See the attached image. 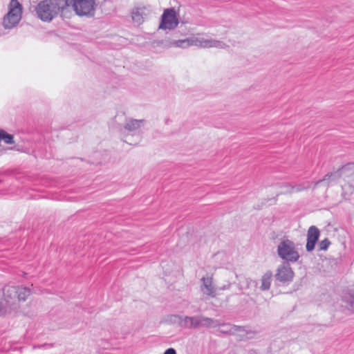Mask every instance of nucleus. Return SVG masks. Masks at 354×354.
<instances>
[{
    "instance_id": "1",
    "label": "nucleus",
    "mask_w": 354,
    "mask_h": 354,
    "mask_svg": "<svg viewBox=\"0 0 354 354\" xmlns=\"http://www.w3.org/2000/svg\"><path fill=\"white\" fill-rule=\"evenodd\" d=\"M31 294L30 288L6 285L3 288V299L0 301V317L15 308L17 301H24Z\"/></svg>"
},
{
    "instance_id": "2",
    "label": "nucleus",
    "mask_w": 354,
    "mask_h": 354,
    "mask_svg": "<svg viewBox=\"0 0 354 354\" xmlns=\"http://www.w3.org/2000/svg\"><path fill=\"white\" fill-rule=\"evenodd\" d=\"M277 252L279 257L286 263H296L300 258L295 243L287 238L278 244Z\"/></svg>"
},
{
    "instance_id": "3",
    "label": "nucleus",
    "mask_w": 354,
    "mask_h": 354,
    "mask_svg": "<svg viewBox=\"0 0 354 354\" xmlns=\"http://www.w3.org/2000/svg\"><path fill=\"white\" fill-rule=\"evenodd\" d=\"M22 7L17 0H11L8 12L3 19V26L6 29L15 27L21 20Z\"/></svg>"
},
{
    "instance_id": "4",
    "label": "nucleus",
    "mask_w": 354,
    "mask_h": 354,
    "mask_svg": "<svg viewBox=\"0 0 354 354\" xmlns=\"http://www.w3.org/2000/svg\"><path fill=\"white\" fill-rule=\"evenodd\" d=\"M218 327H221L218 330V332L228 335H235L238 333V335L239 337L240 340H244L248 338V335H254L255 332L249 330L247 326H237L234 324H231L230 323H221Z\"/></svg>"
},
{
    "instance_id": "5",
    "label": "nucleus",
    "mask_w": 354,
    "mask_h": 354,
    "mask_svg": "<svg viewBox=\"0 0 354 354\" xmlns=\"http://www.w3.org/2000/svg\"><path fill=\"white\" fill-rule=\"evenodd\" d=\"M95 0H73V8L80 17H92L95 15Z\"/></svg>"
},
{
    "instance_id": "6",
    "label": "nucleus",
    "mask_w": 354,
    "mask_h": 354,
    "mask_svg": "<svg viewBox=\"0 0 354 354\" xmlns=\"http://www.w3.org/2000/svg\"><path fill=\"white\" fill-rule=\"evenodd\" d=\"M35 10L37 17L45 22H50L57 16L51 0L41 1Z\"/></svg>"
},
{
    "instance_id": "7",
    "label": "nucleus",
    "mask_w": 354,
    "mask_h": 354,
    "mask_svg": "<svg viewBox=\"0 0 354 354\" xmlns=\"http://www.w3.org/2000/svg\"><path fill=\"white\" fill-rule=\"evenodd\" d=\"M179 21L176 17L174 8L165 9L161 16L158 28L162 30H174L178 25Z\"/></svg>"
},
{
    "instance_id": "8",
    "label": "nucleus",
    "mask_w": 354,
    "mask_h": 354,
    "mask_svg": "<svg viewBox=\"0 0 354 354\" xmlns=\"http://www.w3.org/2000/svg\"><path fill=\"white\" fill-rule=\"evenodd\" d=\"M294 275V272L290 268V263H283L277 268L274 277L277 281L285 283L292 281Z\"/></svg>"
},
{
    "instance_id": "9",
    "label": "nucleus",
    "mask_w": 354,
    "mask_h": 354,
    "mask_svg": "<svg viewBox=\"0 0 354 354\" xmlns=\"http://www.w3.org/2000/svg\"><path fill=\"white\" fill-rule=\"evenodd\" d=\"M320 236L319 230L315 225L310 226L307 232V242L306 250L307 252H312L317 243Z\"/></svg>"
},
{
    "instance_id": "10",
    "label": "nucleus",
    "mask_w": 354,
    "mask_h": 354,
    "mask_svg": "<svg viewBox=\"0 0 354 354\" xmlns=\"http://www.w3.org/2000/svg\"><path fill=\"white\" fill-rule=\"evenodd\" d=\"M277 186L280 188H286V191L281 192L277 194V196H279V194H292L293 192H299L308 189L310 187V183L307 181L296 185H292L290 183H279L277 184Z\"/></svg>"
},
{
    "instance_id": "11",
    "label": "nucleus",
    "mask_w": 354,
    "mask_h": 354,
    "mask_svg": "<svg viewBox=\"0 0 354 354\" xmlns=\"http://www.w3.org/2000/svg\"><path fill=\"white\" fill-rule=\"evenodd\" d=\"M198 328H216L220 325V321L213 318L205 317L203 315H198Z\"/></svg>"
},
{
    "instance_id": "12",
    "label": "nucleus",
    "mask_w": 354,
    "mask_h": 354,
    "mask_svg": "<svg viewBox=\"0 0 354 354\" xmlns=\"http://www.w3.org/2000/svg\"><path fill=\"white\" fill-rule=\"evenodd\" d=\"M201 281L203 283L201 286V290L204 294L214 297L215 296V290L212 286V277H203L201 279Z\"/></svg>"
},
{
    "instance_id": "13",
    "label": "nucleus",
    "mask_w": 354,
    "mask_h": 354,
    "mask_svg": "<svg viewBox=\"0 0 354 354\" xmlns=\"http://www.w3.org/2000/svg\"><path fill=\"white\" fill-rule=\"evenodd\" d=\"M199 39L196 37H189L184 39L174 40L171 44L176 47L185 48L190 46L198 45Z\"/></svg>"
},
{
    "instance_id": "14",
    "label": "nucleus",
    "mask_w": 354,
    "mask_h": 354,
    "mask_svg": "<svg viewBox=\"0 0 354 354\" xmlns=\"http://www.w3.org/2000/svg\"><path fill=\"white\" fill-rule=\"evenodd\" d=\"M145 122V120L129 119L125 123L124 128L127 131H134L142 127Z\"/></svg>"
},
{
    "instance_id": "15",
    "label": "nucleus",
    "mask_w": 354,
    "mask_h": 354,
    "mask_svg": "<svg viewBox=\"0 0 354 354\" xmlns=\"http://www.w3.org/2000/svg\"><path fill=\"white\" fill-rule=\"evenodd\" d=\"M340 177H342V174H340V171H339L338 169L336 171L328 173L324 176L322 179H320L315 182L314 188H315L318 185H319L322 182L325 181H326L328 183V185H329L330 183L337 180Z\"/></svg>"
},
{
    "instance_id": "16",
    "label": "nucleus",
    "mask_w": 354,
    "mask_h": 354,
    "mask_svg": "<svg viewBox=\"0 0 354 354\" xmlns=\"http://www.w3.org/2000/svg\"><path fill=\"white\" fill-rule=\"evenodd\" d=\"M73 0H51L57 15L73 5Z\"/></svg>"
},
{
    "instance_id": "17",
    "label": "nucleus",
    "mask_w": 354,
    "mask_h": 354,
    "mask_svg": "<svg viewBox=\"0 0 354 354\" xmlns=\"http://www.w3.org/2000/svg\"><path fill=\"white\" fill-rule=\"evenodd\" d=\"M272 273L271 271H267L261 277V285L260 289L261 290H268L270 288Z\"/></svg>"
},
{
    "instance_id": "18",
    "label": "nucleus",
    "mask_w": 354,
    "mask_h": 354,
    "mask_svg": "<svg viewBox=\"0 0 354 354\" xmlns=\"http://www.w3.org/2000/svg\"><path fill=\"white\" fill-rule=\"evenodd\" d=\"M132 19L134 21L141 24L144 20L145 10L143 8H136L132 10Z\"/></svg>"
},
{
    "instance_id": "19",
    "label": "nucleus",
    "mask_w": 354,
    "mask_h": 354,
    "mask_svg": "<svg viewBox=\"0 0 354 354\" xmlns=\"http://www.w3.org/2000/svg\"><path fill=\"white\" fill-rule=\"evenodd\" d=\"M338 170L340 171V174H342V176L343 175H346V176L353 175L354 174V162L346 164Z\"/></svg>"
},
{
    "instance_id": "20",
    "label": "nucleus",
    "mask_w": 354,
    "mask_h": 354,
    "mask_svg": "<svg viewBox=\"0 0 354 354\" xmlns=\"http://www.w3.org/2000/svg\"><path fill=\"white\" fill-rule=\"evenodd\" d=\"M3 140L5 143L12 145L15 143L14 136L7 133L3 129H0V142Z\"/></svg>"
},
{
    "instance_id": "21",
    "label": "nucleus",
    "mask_w": 354,
    "mask_h": 354,
    "mask_svg": "<svg viewBox=\"0 0 354 354\" xmlns=\"http://www.w3.org/2000/svg\"><path fill=\"white\" fill-rule=\"evenodd\" d=\"M187 319L189 321V325H185V328H198V315L189 317Z\"/></svg>"
},
{
    "instance_id": "22",
    "label": "nucleus",
    "mask_w": 354,
    "mask_h": 354,
    "mask_svg": "<svg viewBox=\"0 0 354 354\" xmlns=\"http://www.w3.org/2000/svg\"><path fill=\"white\" fill-rule=\"evenodd\" d=\"M213 39H199L198 42V46H201L203 48H212V47Z\"/></svg>"
},
{
    "instance_id": "23",
    "label": "nucleus",
    "mask_w": 354,
    "mask_h": 354,
    "mask_svg": "<svg viewBox=\"0 0 354 354\" xmlns=\"http://www.w3.org/2000/svg\"><path fill=\"white\" fill-rule=\"evenodd\" d=\"M330 241L328 238L324 239L319 243V250L326 251L328 250V247L330 245Z\"/></svg>"
},
{
    "instance_id": "24",
    "label": "nucleus",
    "mask_w": 354,
    "mask_h": 354,
    "mask_svg": "<svg viewBox=\"0 0 354 354\" xmlns=\"http://www.w3.org/2000/svg\"><path fill=\"white\" fill-rule=\"evenodd\" d=\"M176 318H178L179 320V325L185 328V325H189V320L187 318H189V316H180V315H174Z\"/></svg>"
},
{
    "instance_id": "25",
    "label": "nucleus",
    "mask_w": 354,
    "mask_h": 354,
    "mask_svg": "<svg viewBox=\"0 0 354 354\" xmlns=\"http://www.w3.org/2000/svg\"><path fill=\"white\" fill-rule=\"evenodd\" d=\"M226 46L227 45L224 42L213 39L212 47H215L217 48H225Z\"/></svg>"
},
{
    "instance_id": "26",
    "label": "nucleus",
    "mask_w": 354,
    "mask_h": 354,
    "mask_svg": "<svg viewBox=\"0 0 354 354\" xmlns=\"http://www.w3.org/2000/svg\"><path fill=\"white\" fill-rule=\"evenodd\" d=\"M163 354H176V351L173 348H167Z\"/></svg>"
},
{
    "instance_id": "27",
    "label": "nucleus",
    "mask_w": 354,
    "mask_h": 354,
    "mask_svg": "<svg viewBox=\"0 0 354 354\" xmlns=\"http://www.w3.org/2000/svg\"><path fill=\"white\" fill-rule=\"evenodd\" d=\"M53 345V344H41V345H38L37 346H34V348H44V347L50 348V347H52Z\"/></svg>"
},
{
    "instance_id": "28",
    "label": "nucleus",
    "mask_w": 354,
    "mask_h": 354,
    "mask_svg": "<svg viewBox=\"0 0 354 354\" xmlns=\"http://www.w3.org/2000/svg\"><path fill=\"white\" fill-rule=\"evenodd\" d=\"M231 286V284H228V285H225L223 286V287L221 288V290H225V289H228L230 288V286Z\"/></svg>"
},
{
    "instance_id": "29",
    "label": "nucleus",
    "mask_w": 354,
    "mask_h": 354,
    "mask_svg": "<svg viewBox=\"0 0 354 354\" xmlns=\"http://www.w3.org/2000/svg\"><path fill=\"white\" fill-rule=\"evenodd\" d=\"M351 307L354 310V298H353V301H351Z\"/></svg>"
}]
</instances>
